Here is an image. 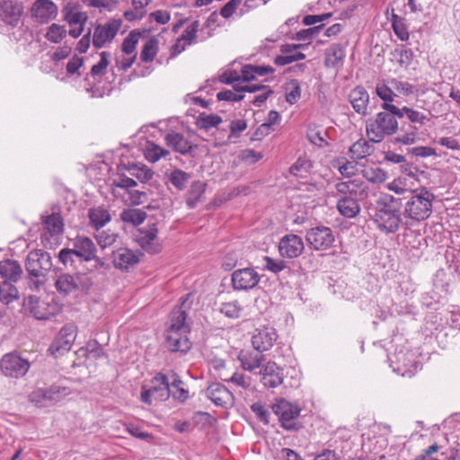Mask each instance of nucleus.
<instances>
[{
  "mask_svg": "<svg viewBox=\"0 0 460 460\" xmlns=\"http://www.w3.org/2000/svg\"><path fill=\"white\" fill-rule=\"evenodd\" d=\"M381 107L384 111L367 121V135L373 143H379L398 130L397 119H400L401 115L399 107L392 103H383Z\"/></svg>",
  "mask_w": 460,
  "mask_h": 460,
  "instance_id": "obj_1",
  "label": "nucleus"
},
{
  "mask_svg": "<svg viewBox=\"0 0 460 460\" xmlns=\"http://www.w3.org/2000/svg\"><path fill=\"white\" fill-rule=\"evenodd\" d=\"M402 199L390 194L382 195L376 201L374 221L382 232L395 233L402 223Z\"/></svg>",
  "mask_w": 460,
  "mask_h": 460,
  "instance_id": "obj_2",
  "label": "nucleus"
},
{
  "mask_svg": "<svg viewBox=\"0 0 460 460\" xmlns=\"http://www.w3.org/2000/svg\"><path fill=\"white\" fill-rule=\"evenodd\" d=\"M187 312L181 307L175 308L171 314V323L166 330L165 346L172 352L186 353L191 348L188 338L190 332L186 323Z\"/></svg>",
  "mask_w": 460,
  "mask_h": 460,
  "instance_id": "obj_3",
  "label": "nucleus"
},
{
  "mask_svg": "<svg viewBox=\"0 0 460 460\" xmlns=\"http://www.w3.org/2000/svg\"><path fill=\"white\" fill-rule=\"evenodd\" d=\"M434 198V194L427 188L410 190L402 199L405 200L402 216L412 222L426 220L432 213Z\"/></svg>",
  "mask_w": 460,
  "mask_h": 460,
  "instance_id": "obj_4",
  "label": "nucleus"
},
{
  "mask_svg": "<svg viewBox=\"0 0 460 460\" xmlns=\"http://www.w3.org/2000/svg\"><path fill=\"white\" fill-rule=\"evenodd\" d=\"M53 267L50 254L41 249L31 251L25 260V270L35 289L46 282V277Z\"/></svg>",
  "mask_w": 460,
  "mask_h": 460,
  "instance_id": "obj_5",
  "label": "nucleus"
},
{
  "mask_svg": "<svg viewBox=\"0 0 460 460\" xmlns=\"http://www.w3.org/2000/svg\"><path fill=\"white\" fill-rule=\"evenodd\" d=\"M93 285L92 278L86 273L60 274L56 281L55 288L59 294L68 295L75 291L87 293Z\"/></svg>",
  "mask_w": 460,
  "mask_h": 460,
  "instance_id": "obj_6",
  "label": "nucleus"
},
{
  "mask_svg": "<svg viewBox=\"0 0 460 460\" xmlns=\"http://www.w3.org/2000/svg\"><path fill=\"white\" fill-rule=\"evenodd\" d=\"M271 409L274 414L278 416L283 429L288 431L299 429L300 425L296 420L301 412V408L297 404L291 403L285 399H279L272 404Z\"/></svg>",
  "mask_w": 460,
  "mask_h": 460,
  "instance_id": "obj_7",
  "label": "nucleus"
},
{
  "mask_svg": "<svg viewBox=\"0 0 460 460\" xmlns=\"http://www.w3.org/2000/svg\"><path fill=\"white\" fill-rule=\"evenodd\" d=\"M70 394V389L59 385L48 388H38L29 395L30 401L38 407H49L60 402Z\"/></svg>",
  "mask_w": 460,
  "mask_h": 460,
  "instance_id": "obj_8",
  "label": "nucleus"
},
{
  "mask_svg": "<svg viewBox=\"0 0 460 460\" xmlns=\"http://www.w3.org/2000/svg\"><path fill=\"white\" fill-rule=\"evenodd\" d=\"M0 367L2 372L11 377L23 376L30 368V362L28 359L22 358L16 352L5 354L1 361Z\"/></svg>",
  "mask_w": 460,
  "mask_h": 460,
  "instance_id": "obj_9",
  "label": "nucleus"
},
{
  "mask_svg": "<svg viewBox=\"0 0 460 460\" xmlns=\"http://www.w3.org/2000/svg\"><path fill=\"white\" fill-rule=\"evenodd\" d=\"M305 240L314 250L325 251L332 247L335 238L330 227L318 226L307 231Z\"/></svg>",
  "mask_w": 460,
  "mask_h": 460,
  "instance_id": "obj_10",
  "label": "nucleus"
},
{
  "mask_svg": "<svg viewBox=\"0 0 460 460\" xmlns=\"http://www.w3.org/2000/svg\"><path fill=\"white\" fill-rule=\"evenodd\" d=\"M261 276L253 268L235 270L231 275L234 290L248 291L254 288L260 282Z\"/></svg>",
  "mask_w": 460,
  "mask_h": 460,
  "instance_id": "obj_11",
  "label": "nucleus"
},
{
  "mask_svg": "<svg viewBox=\"0 0 460 460\" xmlns=\"http://www.w3.org/2000/svg\"><path fill=\"white\" fill-rule=\"evenodd\" d=\"M121 20H111L104 24H98L93 34V45L102 49L106 43L111 42L121 27Z\"/></svg>",
  "mask_w": 460,
  "mask_h": 460,
  "instance_id": "obj_12",
  "label": "nucleus"
},
{
  "mask_svg": "<svg viewBox=\"0 0 460 460\" xmlns=\"http://www.w3.org/2000/svg\"><path fill=\"white\" fill-rule=\"evenodd\" d=\"M30 13L38 23L45 24L57 18L58 7L52 0H35Z\"/></svg>",
  "mask_w": 460,
  "mask_h": 460,
  "instance_id": "obj_13",
  "label": "nucleus"
},
{
  "mask_svg": "<svg viewBox=\"0 0 460 460\" xmlns=\"http://www.w3.org/2000/svg\"><path fill=\"white\" fill-rule=\"evenodd\" d=\"M42 223L44 225V231L40 236L41 243L45 247L51 248L53 245L51 238L56 240L57 237L63 233V219L59 214L52 213L44 217Z\"/></svg>",
  "mask_w": 460,
  "mask_h": 460,
  "instance_id": "obj_14",
  "label": "nucleus"
},
{
  "mask_svg": "<svg viewBox=\"0 0 460 460\" xmlns=\"http://www.w3.org/2000/svg\"><path fill=\"white\" fill-rule=\"evenodd\" d=\"M304 250L303 239L297 234H286L279 242V252L282 258H297L303 253Z\"/></svg>",
  "mask_w": 460,
  "mask_h": 460,
  "instance_id": "obj_15",
  "label": "nucleus"
},
{
  "mask_svg": "<svg viewBox=\"0 0 460 460\" xmlns=\"http://www.w3.org/2000/svg\"><path fill=\"white\" fill-rule=\"evenodd\" d=\"M137 232L136 241L143 250L150 253H156L160 251L157 238L158 229L155 224H148L138 229Z\"/></svg>",
  "mask_w": 460,
  "mask_h": 460,
  "instance_id": "obj_16",
  "label": "nucleus"
},
{
  "mask_svg": "<svg viewBox=\"0 0 460 460\" xmlns=\"http://www.w3.org/2000/svg\"><path fill=\"white\" fill-rule=\"evenodd\" d=\"M75 326L73 324L65 325L59 332L58 338L49 347L52 354H63L71 349L75 339Z\"/></svg>",
  "mask_w": 460,
  "mask_h": 460,
  "instance_id": "obj_17",
  "label": "nucleus"
},
{
  "mask_svg": "<svg viewBox=\"0 0 460 460\" xmlns=\"http://www.w3.org/2000/svg\"><path fill=\"white\" fill-rule=\"evenodd\" d=\"M284 369L275 362H267L260 370L261 383L267 388H276L283 383Z\"/></svg>",
  "mask_w": 460,
  "mask_h": 460,
  "instance_id": "obj_18",
  "label": "nucleus"
},
{
  "mask_svg": "<svg viewBox=\"0 0 460 460\" xmlns=\"http://www.w3.org/2000/svg\"><path fill=\"white\" fill-rule=\"evenodd\" d=\"M205 394L217 406L226 408L234 402L232 393L220 383L211 384L206 389Z\"/></svg>",
  "mask_w": 460,
  "mask_h": 460,
  "instance_id": "obj_19",
  "label": "nucleus"
},
{
  "mask_svg": "<svg viewBox=\"0 0 460 460\" xmlns=\"http://www.w3.org/2000/svg\"><path fill=\"white\" fill-rule=\"evenodd\" d=\"M22 13V7L12 0L0 1V20L15 27L18 25Z\"/></svg>",
  "mask_w": 460,
  "mask_h": 460,
  "instance_id": "obj_20",
  "label": "nucleus"
},
{
  "mask_svg": "<svg viewBox=\"0 0 460 460\" xmlns=\"http://www.w3.org/2000/svg\"><path fill=\"white\" fill-rule=\"evenodd\" d=\"M278 334L273 327L266 326L256 330L252 338L253 349L261 351L270 349L277 341Z\"/></svg>",
  "mask_w": 460,
  "mask_h": 460,
  "instance_id": "obj_21",
  "label": "nucleus"
},
{
  "mask_svg": "<svg viewBox=\"0 0 460 460\" xmlns=\"http://www.w3.org/2000/svg\"><path fill=\"white\" fill-rule=\"evenodd\" d=\"M349 101L353 110L359 115L366 116L368 112L369 94L362 85L354 87L349 94Z\"/></svg>",
  "mask_w": 460,
  "mask_h": 460,
  "instance_id": "obj_22",
  "label": "nucleus"
},
{
  "mask_svg": "<svg viewBox=\"0 0 460 460\" xmlns=\"http://www.w3.org/2000/svg\"><path fill=\"white\" fill-rule=\"evenodd\" d=\"M112 262L116 269L128 270L139 262V257L134 251L121 247L113 252Z\"/></svg>",
  "mask_w": 460,
  "mask_h": 460,
  "instance_id": "obj_23",
  "label": "nucleus"
},
{
  "mask_svg": "<svg viewBox=\"0 0 460 460\" xmlns=\"http://www.w3.org/2000/svg\"><path fill=\"white\" fill-rule=\"evenodd\" d=\"M152 386L150 387L153 392V397L155 400L164 402L170 398L171 388L168 376L163 373H157L151 381Z\"/></svg>",
  "mask_w": 460,
  "mask_h": 460,
  "instance_id": "obj_24",
  "label": "nucleus"
},
{
  "mask_svg": "<svg viewBox=\"0 0 460 460\" xmlns=\"http://www.w3.org/2000/svg\"><path fill=\"white\" fill-rule=\"evenodd\" d=\"M238 359L244 370L252 372L261 366L265 357L262 351L254 349L253 350L241 351Z\"/></svg>",
  "mask_w": 460,
  "mask_h": 460,
  "instance_id": "obj_25",
  "label": "nucleus"
},
{
  "mask_svg": "<svg viewBox=\"0 0 460 460\" xmlns=\"http://www.w3.org/2000/svg\"><path fill=\"white\" fill-rule=\"evenodd\" d=\"M72 244L80 252V261H91L95 258L97 249L91 238L79 235L73 240Z\"/></svg>",
  "mask_w": 460,
  "mask_h": 460,
  "instance_id": "obj_26",
  "label": "nucleus"
},
{
  "mask_svg": "<svg viewBox=\"0 0 460 460\" xmlns=\"http://www.w3.org/2000/svg\"><path fill=\"white\" fill-rule=\"evenodd\" d=\"M164 139L168 146L181 155H187L196 147L180 133H168Z\"/></svg>",
  "mask_w": 460,
  "mask_h": 460,
  "instance_id": "obj_27",
  "label": "nucleus"
},
{
  "mask_svg": "<svg viewBox=\"0 0 460 460\" xmlns=\"http://www.w3.org/2000/svg\"><path fill=\"white\" fill-rule=\"evenodd\" d=\"M337 209L344 217L354 218L360 212V206L356 197L343 196L337 201Z\"/></svg>",
  "mask_w": 460,
  "mask_h": 460,
  "instance_id": "obj_28",
  "label": "nucleus"
},
{
  "mask_svg": "<svg viewBox=\"0 0 460 460\" xmlns=\"http://www.w3.org/2000/svg\"><path fill=\"white\" fill-rule=\"evenodd\" d=\"M344 58V48L340 43H333L325 50L324 66L328 68L341 66Z\"/></svg>",
  "mask_w": 460,
  "mask_h": 460,
  "instance_id": "obj_29",
  "label": "nucleus"
},
{
  "mask_svg": "<svg viewBox=\"0 0 460 460\" xmlns=\"http://www.w3.org/2000/svg\"><path fill=\"white\" fill-rule=\"evenodd\" d=\"M64 20L70 25L75 26L79 23H85L88 20L86 13L82 12L78 4L68 3L63 8Z\"/></svg>",
  "mask_w": 460,
  "mask_h": 460,
  "instance_id": "obj_30",
  "label": "nucleus"
},
{
  "mask_svg": "<svg viewBox=\"0 0 460 460\" xmlns=\"http://www.w3.org/2000/svg\"><path fill=\"white\" fill-rule=\"evenodd\" d=\"M22 270L20 263L13 260H4L0 261V275L3 279L12 282L20 279Z\"/></svg>",
  "mask_w": 460,
  "mask_h": 460,
  "instance_id": "obj_31",
  "label": "nucleus"
},
{
  "mask_svg": "<svg viewBox=\"0 0 460 460\" xmlns=\"http://www.w3.org/2000/svg\"><path fill=\"white\" fill-rule=\"evenodd\" d=\"M170 381L171 396L183 402L189 399V390L185 387L184 382L180 376L172 371L168 376Z\"/></svg>",
  "mask_w": 460,
  "mask_h": 460,
  "instance_id": "obj_32",
  "label": "nucleus"
},
{
  "mask_svg": "<svg viewBox=\"0 0 460 460\" xmlns=\"http://www.w3.org/2000/svg\"><path fill=\"white\" fill-rule=\"evenodd\" d=\"M88 217L91 226L96 230L103 227L111 220L109 209L103 206L90 208L88 211Z\"/></svg>",
  "mask_w": 460,
  "mask_h": 460,
  "instance_id": "obj_33",
  "label": "nucleus"
},
{
  "mask_svg": "<svg viewBox=\"0 0 460 460\" xmlns=\"http://www.w3.org/2000/svg\"><path fill=\"white\" fill-rule=\"evenodd\" d=\"M275 69L271 66H257V65H244L242 67V81L250 82L256 78V76H264L271 75Z\"/></svg>",
  "mask_w": 460,
  "mask_h": 460,
  "instance_id": "obj_34",
  "label": "nucleus"
},
{
  "mask_svg": "<svg viewBox=\"0 0 460 460\" xmlns=\"http://www.w3.org/2000/svg\"><path fill=\"white\" fill-rule=\"evenodd\" d=\"M24 305L30 310L31 314L38 320H46L51 315V314L46 309V304L43 301H40L37 296H29L25 299Z\"/></svg>",
  "mask_w": 460,
  "mask_h": 460,
  "instance_id": "obj_35",
  "label": "nucleus"
},
{
  "mask_svg": "<svg viewBox=\"0 0 460 460\" xmlns=\"http://www.w3.org/2000/svg\"><path fill=\"white\" fill-rule=\"evenodd\" d=\"M372 151L373 146L364 138L356 141L349 150L350 158L356 162L370 155Z\"/></svg>",
  "mask_w": 460,
  "mask_h": 460,
  "instance_id": "obj_36",
  "label": "nucleus"
},
{
  "mask_svg": "<svg viewBox=\"0 0 460 460\" xmlns=\"http://www.w3.org/2000/svg\"><path fill=\"white\" fill-rule=\"evenodd\" d=\"M206 190V183L196 181L191 183L187 193L186 204L190 208H193L201 201L202 196Z\"/></svg>",
  "mask_w": 460,
  "mask_h": 460,
  "instance_id": "obj_37",
  "label": "nucleus"
},
{
  "mask_svg": "<svg viewBox=\"0 0 460 460\" xmlns=\"http://www.w3.org/2000/svg\"><path fill=\"white\" fill-rule=\"evenodd\" d=\"M146 213L139 208H127L119 215L120 219L124 223H128L135 226L141 225L146 218Z\"/></svg>",
  "mask_w": 460,
  "mask_h": 460,
  "instance_id": "obj_38",
  "label": "nucleus"
},
{
  "mask_svg": "<svg viewBox=\"0 0 460 460\" xmlns=\"http://www.w3.org/2000/svg\"><path fill=\"white\" fill-rule=\"evenodd\" d=\"M392 27L394 34L402 40L406 41L409 40V32L406 25L405 19L402 16L393 13L391 18Z\"/></svg>",
  "mask_w": 460,
  "mask_h": 460,
  "instance_id": "obj_39",
  "label": "nucleus"
},
{
  "mask_svg": "<svg viewBox=\"0 0 460 460\" xmlns=\"http://www.w3.org/2000/svg\"><path fill=\"white\" fill-rule=\"evenodd\" d=\"M67 34L66 29L65 26L52 23L48 27L45 38L52 43H60L64 38H66Z\"/></svg>",
  "mask_w": 460,
  "mask_h": 460,
  "instance_id": "obj_40",
  "label": "nucleus"
},
{
  "mask_svg": "<svg viewBox=\"0 0 460 460\" xmlns=\"http://www.w3.org/2000/svg\"><path fill=\"white\" fill-rule=\"evenodd\" d=\"M400 111V119L403 116H406L407 119L413 124H418L420 127L424 125L426 120L428 119L427 116L422 112L416 111L414 109L409 108L407 106H403L402 108H399Z\"/></svg>",
  "mask_w": 460,
  "mask_h": 460,
  "instance_id": "obj_41",
  "label": "nucleus"
},
{
  "mask_svg": "<svg viewBox=\"0 0 460 460\" xmlns=\"http://www.w3.org/2000/svg\"><path fill=\"white\" fill-rule=\"evenodd\" d=\"M190 179V174L181 169H174L169 174L170 182L179 190H182L185 189L189 180Z\"/></svg>",
  "mask_w": 460,
  "mask_h": 460,
  "instance_id": "obj_42",
  "label": "nucleus"
},
{
  "mask_svg": "<svg viewBox=\"0 0 460 460\" xmlns=\"http://www.w3.org/2000/svg\"><path fill=\"white\" fill-rule=\"evenodd\" d=\"M361 183L356 180H349L347 181H341L335 185L336 190L344 196L356 197L358 195V188Z\"/></svg>",
  "mask_w": 460,
  "mask_h": 460,
  "instance_id": "obj_43",
  "label": "nucleus"
},
{
  "mask_svg": "<svg viewBox=\"0 0 460 460\" xmlns=\"http://www.w3.org/2000/svg\"><path fill=\"white\" fill-rule=\"evenodd\" d=\"M158 51V41L155 38H151L144 45L141 53L140 59L143 62H151L154 60Z\"/></svg>",
  "mask_w": 460,
  "mask_h": 460,
  "instance_id": "obj_44",
  "label": "nucleus"
},
{
  "mask_svg": "<svg viewBox=\"0 0 460 460\" xmlns=\"http://www.w3.org/2000/svg\"><path fill=\"white\" fill-rule=\"evenodd\" d=\"M169 155V151L154 144L149 143L147 144L146 152H145V157L146 160H148L151 163H155L159 161L162 157H165Z\"/></svg>",
  "mask_w": 460,
  "mask_h": 460,
  "instance_id": "obj_45",
  "label": "nucleus"
},
{
  "mask_svg": "<svg viewBox=\"0 0 460 460\" xmlns=\"http://www.w3.org/2000/svg\"><path fill=\"white\" fill-rule=\"evenodd\" d=\"M243 307L237 300L223 303L220 312L230 319H237L241 316Z\"/></svg>",
  "mask_w": 460,
  "mask_h": 460,
  "instance_id": "obj_46",
  "label": "nucleus"
},
{
  "mask_svg": "<svg viewBox=\"0 0 460 460\" xmlns=\"http://www.w3.org/2000/svg\"><path fill=\"white\" fill-rule=\"evenodd\" d=\"M222 122V119L218 115L215 114H200L196 121V125L199 128L208 130L214 127H217Z\"/></svg>",
  "mask_w": 460,
  "mask_h": 460,
  "instance_id": "obj_47",
  "label": "nucleus"
},
{
  "mask_svg": "<svg viewBox=\"0 0 460 460\" xmlns=\"http://www.w3.org/2000/svg\"><path fill=\"white\" fill-rule=\"evenodd\" d=\"M397 95L409 96L414 93V86L408 82L401 81L397 78H392L387 82Z\"/></svg>",
  "mask_w": 460,
  "mask_h": 460,
  "instance_id": "obj_48",
  "label": "nucleus"
},
{
  "mask_svg": "<svg viewBox=\"0 0 460 460\" xmlns=\"http://www.w3.org/2000/svg\"><path fill=\"white\" fill-rule=\"evenodd\" d=\"M129 173L139 180L141 182H146L150 181L154 176V172L146 166H138L133 164L128 167Z\"/></svg>",
  "mask_w": 460,
  "mask_h": 460,
  "instance_id": "obj_49",
  "label": "nucleus"
},
{
  "mask_svg": "<svg viewBox=\"0 0 460 460\" xmlns=\"http://www.w3.org/2000/svg\"><path fill=\"white\" fill-rule=\"evenodd\" d=\"M139 37V32L136 31H131L122 42V51L127 55L134 54Z\"/></svg>",
  "mask_w": 460,
  "mask_h": 460,
  "instance_id": "obj_50",
  "label": "nucleus"
},
{
  "mask_svg": "<svg viewBox=\"0 0 460 460\" xmlns=\"http://www.w3.org/2000/svg\"><path fill=\"white\" fill-rule=\"evenodd\" d=\"M376 93L377 96L384 101V103H391L394 100V97L397 96V93L389 84H377Z\"/></svg>",
  "mask_w": 460,
  "mask_h": 460,
  "instance_id": "obj_51",
  "label": "nucleus"
},
{
  "mask_svg": "<svg viewBox=\"0 0 460 460\" xmlns=\"http://www.w3.org/2000/svg\"><path fill=\"white\" fill-rule=\"evenodd\" d=\"M137 185V181L129 178L126 175H120L118 179L113 180L111 187H112V193L114 196H116V190L117 189H124L128 192V190H131V188L136 187Z\"/></svg>",
  "mask_w": 460,
  "mask_h": 460,
  "instance_id": "obj_52",
  "label": "nucleus"
},
{
  "mask_svg": "<svg viewBox=\"0 0 460 460\" xmlns=\"http://www.w3.org/2000/svg\"><path fill=\"white\" fill-rule=\"evenodd\" d=\"M117 237V234L111 230L102 231L95 234V239L102 249L112 245L116 242Z\"/></svg>",
  "mask_w": 460,
  "mask_h": 460,
  "instance_id": "obj_53",
  "label": "nucleus"
},
{
  "mask_svg": "<svg viewBox=\"0 0 460 460\" xmlns=\"http://www.w3.org/2000/svg\"><path fill=\"white\" fill-rule=\"evenodd\" d=\"M312 167L311 162L305 158H298L289 168V172L295 176H303V173L308 172Z\"/></svg>",
  "mask_w": 460,
  "mask_h": 460,
  "instance_id": "obj_54",
  "label": "nucleus"
},
{
  "mask_svg": "<svg viewBox=\"0 0 460 460\" xmlns=\"http://www.w3.org/2000/svg\"><path fill=\"white\" fill-rule=\"evenodd\" d=\"M224 380L243 389H248L252 385L251 377L240 372H234L230 378H225Z\"/></svg>",
  "mask_w": 460,
  "mask_h": 460,
  "instance_id": "obj_55",
  "label": "nucleus"
},
{
  "mask_svg": "<svg viewBox=\"0 0 460 460\" xmlns=\"http://www.w3.org/2000/svg\"><path fill=\"white\" fill-rule=\"evenodd\" d=\"M305 58V55L302 52H296L295 54H282L278 55L274 58V63L277 66H286L295 61L303 60Z\"/></svg>",
  "mask_w": 460,
  "mask_h": 460,
  "instance_id": "obj_56",
  "label": "nucleus"
},
{
  "mask_svg": "<svg viewBox=\"0 0 460 460\" xmlns=\"http://www.w3.org/2000/svg\"><path fill=\"white\" fill-rule=\"evenodd\" d=\"M110 57H111V54L109 52L102 51L100 54L101 58H100L99 62L92 66L91 75L93 76L103 75L108 65H109V58Z\"/></svg>",
  "mask_w": 460,
  "mask_h": 460,
  "instance_id": "obj_57",
  "label": "nucleus"
},
{
  "mask_svg": "<svg viewBox=\"0 0 460 460\" xmlns=\"http://www.w3.org/2000/svg\"><path fill=\"white\" fill-rule=\"evenodd\" d=\"M364 175L367 181L373 183H381L387 179V173L381 168L366 170Z\"/></svg>",
  "mask_w": 460,
  "mask_h": 460,
  "instance_id": "obj_58",
  "label": "nucleus"
},
{
  "mask_svg": "<svg viewBox=\"0 0 460 460\" xmlns=\"http://www.w3.org/2000/svg\"><path fill=\"white\" fill-rule=\"evenodd\" d=\"M199 28V22L198 20L193 21L190 24H189L185 30L183 31L181 38H184V40L187 41V44L195 43V40L197 37V32Z\"/></svg>",
  "mask_w": 460,
  "mask_h": 460,
  "instance_id": "obj_59",
  "label": "nucleus"
},
{
  "mask_svg": "<svg viewBox=\"0 0 460 460\" xmlns=\"http://www.w3.org/2000/svg\"><path fill=\"white\" fill-rule=\"evenodd\" d=\"M1 287L4 288V291L1 296V302L8 305L18 298V290L13 285L4 281Z\"/></svg>",
  "mask_w": 460,
  "mask_h": 460,
  "instance_id": "obj_60",
  "label": "nucleus"
},
{
  "mask_svg": "<svg viewBox=\"0 0 460 460\" xmlns=\"http://www.w3.org/2000/svg\"><path fill=\"white\" fill-rule=\"evenodd\" d=\"M217 98L219 101L240 102L243 100L244 94L243 93V92H236L234 89L224 90L217 93Z\"/></svg>",
  "mask_w": 460,
  "mask_h": 460,
  "instance_id": "obj_61",
  "label": "nucleus"
},
{
  "mask_svg": "<svg viewBox=\"0 0 460 460\" xmlns=\"http://www.w3.org/2000/svg\"><path fill=\"white\" fill-rule=\"evenodd\" d=\"M239 159L247 164H253L260 161L263 155L260 152H256L253 149H244L239 154Z\"/></svg>",
  "mask_w": 460,
  "mask_h": 460,
  "instance_id": "obj_62",
  "label": "nucleus"
},
{
  "mask_svg": "<svg viewBox=\"0 0 460 460\" xmlns=\"http://www.w3.org/2000/svg\"><path fill=\"white\" fill-rule=\"evenodd\" d=\"M251 410L256 415L257 419L264 424H269L270 413L267 408L261 402H254L251 406Z\"/></svg>",
  "mask_w": 460,
  "mask_h": 460,
  "instance_id": "obj_63",
  "label": "nucleus"
},
{
  "mask_svg": "<svg viewBox=\"0 0 460 460\" xmlns=\"http://www.w3.org/2000/svg\"><path fill=\"white\" fill-rule=\"evenodd\" d=\"M439 447L437 444H433L429 447L423 454L417 456L415 460H441L438 454Z\"/></svg>",
  "mask_w": 460,
  "mask_h": 460,
  "instance_id": "obj_64",
  "label": "nucleus"
}]
</instances>
